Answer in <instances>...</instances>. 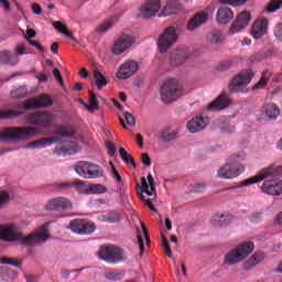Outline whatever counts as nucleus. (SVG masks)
<instances>
[{"instance_id":"obj_22","label":"nucleus","mask_w":282,"mask_h":282,"mask_svg":"<svg viewBox=\"0 0 282 282\" xmlns=\"http://www.w3.org/2000/svg\"><path fill=\"white\" fill-rule=\"evenodd\" d=\"M250 12L248 11H242L238 14L236 21L232 23L230 28L231 34H235L236 32H241L243 28H248L250 23Z\"/></svg>"},{"instance_id":"obj_40","label":"nucleus","mask_w":282,"mask_h":282,"mask_svg":"<svg viewBox=\"0 0 282 282\" xmlns=\"http://www.w3.org/2000/svg\"><path fill=\"white\" fill-rule=\"evenodd\" d=\"M55 135L61 138H74V131L67 126H61L55 130Z\"/></svg>"},{"instance_id":"obj_18","label":"nucleus","mask_w":282,"mask_h":282,"mask_svg":"<svg viewBox=\"0 0 282 282\" xmlns=\"http://www.w3.org/2000/svg\"><path fill=\"white\" fill-rule=\"evenodd\" d=\"M232 105V99L226 94H220L212 104L207 106V111H223Z\"/></svg>"},{"instance_id":"obj_35","label":"nucleus","mask_w":282,"mask_h":282,"mask_svg":"<svg viewBox=\"0 0 282 282\" xmlns=\"http://www.w3.org/2000/svg\"><path fill=\"white\" fill-rule=\"evenodd\" d=\"M104 175L105 171L100 165L90 163L87 180H98V177H102Z\"/></svg>"},{"instance_id":"obj_12","label":"nucleus","mask_w":282,"mask_h":282,"mask_svg":"<svg viewBox=\"0 0 282 282\" xmlns=\"http://www.w3.org/2000/svg\"><path fill=\"white\" fill-rule=\"evenodd\" d=\"M68 228L77 235H91L96 230V225L87 219L70 220Z\"/></svg>"},{"instance_id":"obj_48","label":"nucleus","mask_w":282,"mask_h":282,"mask_svg":"<svg viewBox=\"0 0 282 282\" xmlns=\"http://www.w3.org/2000/svg\"><path fill=\"white\" fill-rule=\"evenodd\" d=\"M162 248L164 251V254L171 259L173 257V251L171 250V246L169 245V239H166V236H162Z\"/></svg>"},{"instance_id":"obj_36","label":"nucleus","mask_w":282,"mask_h":282,"mask_svg":"<svg viewBox=\"0 0 282 282\" xmlns=\"http://www.w3.org/2000/svg\"><path fill=\"white\" fill-rule=\"evenodd\" d=\"M94 77H95V85L97 89H102L104 87H107L108 82L105 75L100 73V70H94Z\"/></svg>"},{"instance_id":"obj_41","label":"nucleus","mask_w":282,"mask_h":282,"mask_svg":"<svg viewBox=\"0 0 282 282\" xmlns=\"http://www.w3.org/2000/svg\"><path fill=\"white\" fill-rule=\"evenodd\" d=\"M88 195H102L107 193V187L102 184H89Z\"/></svg>"},{"instance_id":"obj_19","label":"nucleus","mask_w":282,"mask_h":282,"mask_svg":"<svg viewBox=\"0 0 282 282\" xmlns=\"http://www.w3.org/2000/svg\"><path fill=\"white\" fill-rule=\"evenodd\" d=\"M208 122H210L208 117L196 116L187 122L186 129L189 133H199V131H204V129H206Z\"/></svg>"},{"instance_id":"obj_9","label":"nucleus","mask_w":282,"mask_h":282,"mask_svg":"<svg viewBox=\"0 0 282 282\" xmlns=\"http://www.w3.org/2000/svg\"><path fill=\"white\" fill-rule=\"evenodd\" d=\"M177 42V31L173 26L166 28L163 33L159 36L158 47L161 54H166L173 43Z\"/></svg>"},{"instance_id":"obj_53","label":"nucleus","mask_w":282,"mask_h":282,"mask_svg":"<svg viewBox=\"0 0 282 282\" xmlns=\"http://www.w3.org/2000/svg\"><path fill=\"white\" fill-rule=\"evenodd\" d=\"M0 263H2V265H13L14 268H19L21 265L20 261L11 258H1Z\"/></svg>"},{"instance_id":"obj_57","label":"nucleus","mask_w":282,"mask_h":282,"mask_svg":"<svg viewBox=\"0 0 282 282\" xmlns=\"http://www.w3.org/2000/svg\"><path fill=\"white\" fill-rule=\"evenodd\" d=\"M123 117L126 118V122L129 124V127H135V117H133L131 112L124 111Z\"/></svg>"},{"instance_id":"obj_43","label":"nucleus","mask_w":282,"mask_h":282,"mask_svg":"<svg viewBox=\"0 0 282 282\" xmlns=\"http://www.w3.org/2000/svg\"><path fill=\"white\" fill-rule=\"evenodd\" d=\"M119 155L126 164H132L133 169H135V161L133 160V156L127 153V150H124V148L119 149Z\"/></svg>"},{"instance_id":"obj_60","label":"nucleus","mask_w":282,"mask_h":282,"mask_svg":"<svg viewBox=\"0 0 282 282\" xmlns=\"http://www.w3.org/2000/svg\"><path fill=\"white\" fill-rule=\"evenodd\" d=\"M141 162L144 166H151V156L148 153L141 154Z\"/></svg>"},{"instance_id":"obj_58","label":"nucleus","mask_w":282,"mask_h":282,"mask_svg":"<svg viewBox=\"0 0 282 282\" xmlns=\"http://www.w3.org/2000/svg\"><path fill=\"white\" fill-rule=\"evenodd\" d=\"M106 148L108 149V155L113 158L116 155V145L111 141H106Z\"/></svg>"},{"instance_id":"obj_8","label":"nucleus","mask_w":282,"mask_h":282,"mask_svg":"<svg viewBox=\"0 0 282 282\" xmlns=\"http://www.w3.org/2000/svg\"><path fill=\"white\" fill-rule=\"evenodd\" d=\"M280 171V166L270 165L269 167L260 170L257 175L242 181L240 184L241 186H252V184H258V182H263V180H268L269 177L281 175Z\"/></svg>"},{"instance_id":"obj_42","label":"nucleus","mask_w":282,"mask_h":282,"mask_svg":"<svg viewBox=\"0 0 282 282\" xmlns=\"http://www.w3.org/2000/svg\"><path fill=\"white\" fill-rule=\"evenodd\" d=\"M73 186H75L77 193L89 195V184L87 185L84 181L77 180L73 183Z\"/></svg>"},{"instance_id":"obj_55","label":"nucleus","mask_w":282,"mask_h":282,"mask_svg":"<svg viewBox=\"0 0 282 282\" xmlns=\"http://www.w3.org/2000/svg\"><path fill=\"white\" fill-rule=\"evenodd\" d=\"M10 202V194L8 192H0V210Z\"/></svg>"},{"instance_id":"obj_61","label":"nucleus","mask_w":282,"mask_h":282,"mask_svg":"<svg viewBox=\"0 0 282 282\" xmlns=\"http://www.w3.org/2000/svg\"><path fill=\"white\" fill-rule=\"evenodd\" d=\"M34 36H36V31L34 29H29L24 39L28 41V43H30Z\"/></svg>"},{"instance_id":"obj_10","label":"nucleus","mask_w":282,"mask_h":282,"mask_svg":"<svg viewBox=\"0 0 282 282\" xmlns=\"http://www.w3.org/2000/svg\"><path fill=\"white\" fill-rule=\"evenodd\" d=\"M54 122V115L52 112H32L26 116V124H34L35 127H50Z\"/></svg>"},{"instance_id":"obj_51","label":"nucleus","mask_w":282,"mask_h":282,"mask_svg":"<svg viewBox=\"0 0 282 282\" xmlns=\"http://www.w3.org/2000/svg\"><path fill=\"white\" fill-rule=\"evenodd\" d=\"M219 2L223 6H234V8H237V6H243V3H248V0H219Z\"/></svg>"},{"instance_id":"obj_3","label":"nucleus","mask_w":282,"mask_h":282,"mask_svg":"<svg viewBox=\"0 0 282 282\" xmlns=\"http://www.w3.org/2000/svg\"><path fill=\"white\" fill-rule=\"evenodd\" d=\"M245 171L243 164H241V159L239 155L234 154L229 158L226 165H223L217 175L221 180H235V177H239Z\"/></svg>"},{"instance_id":"obj_21","label":"nucleus","mask_w":282,"mask_h":282,"mask_svg":"<svg viewBox=\"0 0 282 282\" xmlns=\"http://www.w3.org/2000/svg\"><path fill=\"white\" fill-rule=\"evenodd\" d=\"M265 34H268V19L262 18L257 20L251 26V36H253L256 41H259V39H263Z\"/></svg>"},{"instance_id":"obj_49","label":"nucleus","mask_w":282,"mask_h":282,"mask_svg":"<svg viewBox=\"0 0 282 282\" xmlns=\"http://www.w3.org/2000/svg\"><path fill=\"white\" fill-rule=\"evenodd\" d=\"M139 197L141 199V202H143V204H145V206H148V208H150V210H153V213H158V209L155 208V206H153V203L151 202V198H145L144 193H140V191H138Z\"/></svg>"},{"instance_id":"obj_1","label":"nucleus","mask_w":282,"mask_h":282,"mask_svg":"<svg viewBox=\"0 0 282 282\" xmlns=\"http://www.w3.org/2000/svg\"><path fill=\"white\" fill-rule=\"evenodd\" d=\"M48 235L46 231L33 232L26 237L19 231V227L14 224L0 225V240L6 243H14V241H21L22 246H36L42 241H47Z\"/></svg>"},{"instance_id":"obj_46","label":"nucleus","mask_w":282,"mask_h":282,"mask_svg":"<svg viewBox=\"0 0 282 282\" xmlns=\"http://www.w3.org/2000/svg\"><path fill=\"white\" fill-rule=\"evenodd\" d=\"M0 279L4 282L10 281L12 279V270L8 269V267H0Z\"/></svg>"},{"instance_id":"obj_25","label":"nucleus","mask_w":282,"mask_h":282,"mask_svg":"<svg viewBox=\"0 0 282 282\" xmlns=\"http://www.w3.org/2000/svg\"><path fill=\"white\" fill-rule=\"evenodd\" d=\"M0 65L14 67L15 65H19V56L8 50L0 51Z\"/></svg>"},{"instance_id":"obj_38","label":"nucleus","mask_w":282,"mask_h":282,"mask_svg":"<svg viewBox=\"0 0 282 282\" xmlns=\"http://www.w3.org/2000/svg\"><path fill=\"white\" fill-rule=\"evenodd\" d=\"M19 116H23V111L0 110V120H12V118H19Z\"/></svg>"},{"instance_id":"obj_6","label":"nucleus","mask_w":282,"mask_h":282,"mask_svg":"<svg viewBox=\"0 0 282 282\" xmlns=\"http://www.w3.org/2000/svg\"><path fill=\"white\" fill-rule=\"evenodd\" d=\"M160 94L162 102H165V105H171V102H175V100L182 96V88H180L177 80L167 79L161 86Z\"/></svg>"},{"instance_id":"obj_39","label":"nucleus","mask_w":282,"mask_h":282,"mask_svg":"<svg viewBox=\"0 0 282 282\" xmlns=\"http://www.w3.org/2000/svg\"><path fill=\"white\" fill-rule=\"evenodd\" d=\"M101 221H106V224H116L120 221V214L118 212H109L101 216Z\"/></svg>"},{"instance_id":"obj_7","label":"nucleus","mask_w":282,"mask_h":282,"mask_svg":"<svg viewBox=\"0 0 282 282\" xmlns=\"http://www.w3.org/2000/svg\"><path fill=\"white\" fill-rule=\"evenodd\" d=\"M252 250H254V243L250 241L245 242L225 256V263L227 265H235L236 263L243 261V259H246V257H248Z\"/></svg>"},{"instance_id":"obj_27","label":"nucleus","mask_w":282,"mask_h":282,"mask_svg":"<svg viewBox=\"0 0 282 282\" xmlns=\"http://www.w3.org/2000/svg\"><path fill=\"white\" fill-rule=\"evenodd\" d=\"M263 259H265V252L260 251L254 253L253 256H251L249 260H247L242 264V270H252V268H254L256 265H259V263H261Z\"/></svg>"},{"instance_id":"obj_26","label":"nucleus","mask_w":282,"mask_h":282,"mask_svg":"<svg viewBox=\"0 0 282 282\" xmlns=\"http://www.w3.org/2000/svg\"><path fill=\"white\" fill-rule=\"evenodd\" d=\"M148 182L149 183H147V178L144 176L141 177V186H142L141 192L145 193V195L151 197V195L155 193V180H153V175L151 174L148 175Z\"/></svg>"},{"instance_id":"obj_20","label":"nucleus","mask_w":282,"mask_h":282,"mask_svg":"<svg viewBox=\"0 0 282 282\" xmlns=\"http://www.w3.org/2000/svg\"><path fill=\"white\" fill-rule=\"evenodd\" d=\"M189 56L191 54H188V48H177L170 55V65H172V67H178V65H184V63L188 61Z\"/></svg>"},{"instance_id":"obj_24","label":"nucleus","mask_w":282,"mask_h":282,"mask_svg":"<svg viewBox=\"0 0 282 282\" xmlns=\"http://www.w3.org/2000/svg\"><path fill=\"white\" fill-rule=\"evenodd\" d=\"M235 19V13L230 7H220L216 13V21L219 25H226Z\"/></svg>"},{"instance_id":"obj_54","label":"nucleus","mask_w":282,"mask_h":282,"mask_svg":"<svg viewBox=\"0 0 282 282\" xmlns=\"http://www.w3.org/2000/svg\"><path fill=\"white\" fill-rule=\"evenodd\" d=\"M232 67V62L230 61H224L218 64L216 67L217 72H228Z\"/></svg>"},{"instance_id":"obj_29","label":"nucleus","mask_w":282,"mask_h":282,"mask_svg":"<svg viewBox=\"0 0 282 282\" xmlns=\"http://www.w3.org/2000/svg\"><path fill=\"white\" fill-rule=\"evenodd\" d=\"M182 10V7L180 3L172 1L169 2L162 10L161 13H159V18L162 19V17H171V14H177Z\"/></svg>"},{"instance_id":"obj_14","label":"nucleus","mask_w":282,"mask_h":282,"mask_svg":"<svg viewBox=\"0 0 282 282\" xmlns=\"http://www.w3.org/2000/svg\"><path fill=\"white\" fill-rule=\"evenodd\" d=\"M23 109L30 111L31 109H41V107H52L54 101L47 95H41L37 98H30L22 102Z\"/></svg>"},{"instance_id":"obj_4","label":"nucleus","mask_w":282,"mask_h":282,"mask_svg":"<svg viewBox=\"0 0 282 282\" xmlns=\"http://www.w3.org/2000/svg\"><path fill=\"white\" fill-rule=\"evenodd\" d=\"M252 78H254L252 69H245L238 73L228 85L230 94H242L246 87L252 83Z\"/></svg>"},{"instance_id":"obj_44","label":"nucleus","mask_w":282,"mask_h":282,"mask_svg":"<svg viewBox=\"0 0 282 282\" xmlns=\"http://www.w3.org/2000/svg\"><path fill=\"white\" fill-rule=\"evenodd\" d=\"M28 96V87L20 86L11 90V98H25Z\"/></svg>"},{"instance_id":"obj_63","label":"nucleus","mask_w":282,"mask_h":282,"mask_svg":"<svg viewBox=\"0 0 282 282\" xmlns=\"http://www.w3.org/2000/svg\"><path fill=\"white\" fill-rule=\"evenodd\" d=\"M262 59H263V54H260V53H257L249 58L250 63H261Z\"/></svg>"},{"instance_id":"obj_31","label":"nucleus","mask_w":282,"mask_h":282,"mask_svg":"<svg viewBox=\"0 0 282 282\" xmlns=\"http://www.w3.org/2000/svg\"><path fill=\"white\" fill-rule=\"evenodd\" d=\"M90 164L91 162L78 161L74 164V171L79 175V177L87 180Z\"/></svg>"},{"instance_id":"obj_62","label":"nucleus","mask_w":282,"mask_h":282,"mask_svg":"<svg viewBox=\"0 0 282 282\" xmlns=\"http://www.w3.org/2000/svg\"><path fill=\"white\" fill-rule=\"evenodd\" d=\"M263 217L262 213H256L250 217V221L252 224H259V221H261V218Z\"/></svg>"},{"instance_id":"obj_17","label":"nucleus","mask_w":282,"mask_h":282,"mask_svg":"<svg viewBox=\"0 0 282 282\" xmlns=\"http://www.w3.org/2000/svg\"><path fill=\"white\" fill-rule=\"evenodd\" d=\"M140 69V65L135 61H128L122 64L117 73V78L121 80H127V78H131L135 72Z\"/></svg>"},{"instance_id":"obj_32","label":"nucleus","mask_w":282,"mask_h":282,"mask_svg":"<svg viewBox=\"0 0 282 282\" xmlns=\"http://www.w3.org/2000/svg\"><path fill=\"white\" fill-rule=\"evenodd\" d=\"M207 41L212 45H223L225 37L221 31L214 29L207 34Z\"/></svg>"},{"instance_id":"obj_16","label":"nucleus","mask_w":282,"mask_h":282,"mask_svg":"<svg viewBox=\"0 0 282 282\" xmlns=\"http://www.w3.org/2000/svg\"><path fill=\"white\" fill-rule=\"evenodd\" d=\"M135 43V39L132 35L129 34H122L115 41L112 53L116 54V56H119V54H123L126 50H129L131 45Z\"/></svg>"},{"instance_id":"obj_45","label":"nucleus","mask_w":282,"mask_h":282,"mask_svg":"<svg viewBox=\"0 0 282 282\" xmlns=\"http://www.w3.org/2000/svg\"><path fill=\"white\" fill-rule=\"evenodd\" d=\"M124 273L122 271H110L106 273L108 281H122Z\"/></svg>"},{"instance_id":"obj_11","label":"nucleus","mask_w":282,"mask_h":282,"mask_svg":"<svg viewBox=\"0 0 282 282\" xmlns=\"http://www.w3.org/2000/svg\"><path fill=\"white\" fill-rule=\"evenodd\" d=\"M46 210H56L57 213H65L66 210H72L74 205L69 198L58 196L51 198L46 205Z\"/></svg>"},{"instance_id":"obj_30","label":"nucleus","mask_w":282,"mask_h":282,"mask_svg":"<svg viewBox=\"0 0 282 282\" xmlns=\"http://www.w3.org/2000/svg\"><path fill=\"white\" fill-rule=\"evenodd\" d=\"M230 221H232V216L230 214H216L213 217V224L217 228H224V226H229Z\"/></svg>"},{"instance_id":"obj_2","label":"nucleus","mask_w":282,"mask_h":282,"mask_svg":"<svg viewBox=\"0 0 282 282\" xmlns=\"http://www.w3.org/2000/svg\"><path fill=\"white\" fill-rule=\"evenodd\" d=\"M39 133V129L29 127H8L0 131L1 142H12L17 144L19 142H28L35 138Z\"/></svg>"},{"instance_id":"obj_34","label":"nucleus","mask_w":282,"mask_h":282,"mask_svg":"<svg viewBox=\"0 0 282 282\" xmlns=\"http://www.w3.org/2000/svg\"><path fill=\"white\" fill-rule=\"evenodd\" d=\"M54 144V139L43 138L35 141L30 142L26 145V149H45V147H50Z\"/></svg>"},{"instance_id":"obj_28","label":"nucleus","mask_w":282,"mask_h":282,"mask_svg":"<svg viewBox=\"0 0 282 282\" xmlns=\"http://www.w3.org/2000/svg\"><path fill=\"white\" fill-rule=\"evenodd\" d=\"M177 133H180V130L165 127L160 131V138L163 142H173L177 139Z\"/></svg>"},{"instance_id":"obj_23","label":"nucleus","mask_w":282,"mask_h":282,"mask_svg":"<svg viewBox=\"0 0 282 282\" xmlns=\"http://www.w3.org/2000/svg\"><path fill=\"white\" fill-rule=\"evenodd\" d=\"M208 21V12L200 11L193 15V18L187 23V30L193 32L194 30H197V28H202L205 23Z\"/></svg>"},{"instance_id":"obj_64","label":"nucleus","mask_w":282,"mask_h":282,"mask_svg":"<svg viewBox=\"0 0 282 282\" xmlns=\"http://www.w3.org/2000/svg\"><path fill=\"white\" fill-rule=\"evenodd\" d=\"M53 76L56 78L57 83L63 86V76L61 75V70H58V68L53 69Z\"/></svg>"},{"instance_id":"obj_52","label":"nucleus","mask_w":282,"mask_h":282,"mask_svg":"<svg viewBox=\"0 0 282 282\" xmlns=\"http://www.w3.org/2000/svg\"><path fill=\"white\" fill-rule=\"evenodd\" d=\"M265 85H268V77H265V73H263L259 82L252 87V91H257V89H263Z\"/></svg>"},{"instance_id":"obj_15","label":"nucleus","mask_w":282,"mask_h":282,"mask_svg":"<svg viewBox=\"0 0 282 282\" xmlns=\"http://www.w3.org/2000/svg\"><path fill=\"white\" fill-rule=\"evenodd\" d=\"M260 189L264 195L279 197V195H282V181L279 178L267 180L262 183Z\"/></svg>"},{"instance_id":"obj_37","label":"nucleus","mask_w":282,"mask_h":282,"mask_svg":"<svg viewBox=\"0 0 282 282\" xmlns=\"http://www.w3.org/2000/svg\"><path fill=\"white\" fill-rule=\"evenodd\" d=\"M85 108L90 111V113H95L96 109H100L98 99L96 98V94H94V91H89V105H86Z\"/></svg>"},{"instance_id":"obj_47","label":"nucleus","mask_w":282,"mask_h":282,"mask_svg":"<svg viewBox=\"0 0 282 282\" xmlns=\"http://www.w3.org/2000/svg\"><path fill=\"white\" fill-rule=\"evenodd\" d=\"M111 28H113V21L109 20L97 26L96 32H98V34H105V32L111 30Z\"/></svg>"},{"instance_id":"obj_5","label":"nucleus","mask_w":282,"mask_h":282,"mask_svg":"<svg viewBox=\"0 0 282 282\" xmlns=\"http://www.w3.org/2000/svg\"><path fill=\"white\" fill-rule=\"evenodd\" d=\"M98 257L101 261H106V263H122V261H127L124 250L116 246H101Z\"/></svg>"},{"instance_id":"obj_50","label":"nucleus","mask_w":282,"mask_h":282,"mask_svg":"<svg viewBox=\"0 0 282 282\" xmlns=\"http://www.w3.org/2000/svg\"><path fill=\"white\" fill-rule=\"evenodd\" d=\"M282 0H271L267 7V11L276 12V10L281 9Z\"/></svg>"},{"instance_id":"obj_56","label":"nucleus","mask_w":282,"mask_h":282,"mask_svg":"<svg viewBox=\"0 0 282 282\" xmlns=\"http://www.w3.org/2000/svg\"><path fill=\"white\" fill-rule=\"evenodd\" d=\"M206 191V185L204 183H195L191 185L192 193H204Z\"/></svg>"},{"instance_id":"obj_59","label":"nucleus","mask_w":282,"mask_h":282,"mask_svg":"<svg viewBox=\"0 0 282 282\" xmlns=\"http://www.w3.org/2000/svg\"><path fill=\"white\" fill-rule=\"evenodd\" d=\"M138 239V245H139V250H140V257H144V240L142 239L141 235L137 236Z\"/></svg>"},{"instance_id":"obj_33","label":"nucleus","mask_w":282,"mask_h":282,"mask_svg":"<svg viewBox=\"0 0 282 282\" xmlns=\"http://www.w3.org/2000/svg\"><path fill=\"white\" fill-rule=\"evenodd\" d=\"M264 112L269 120H276L281 116V110L275 104H267L264 106Z\"/></svg>"},{"instance_id":"obj_13","label":"nucleus","mask_w":282,"mask_h":282,"mask_svg":"<svg viewBox=\"0 0 282 282\" xmlns=\"http://www.w3.org/2000/svg\"><path fill=\"white\" fill-rule=\"evenodd\" d=\"M162 10V0H147L140 8L141 19H151Z\"/></svg>"}]
</instances>
